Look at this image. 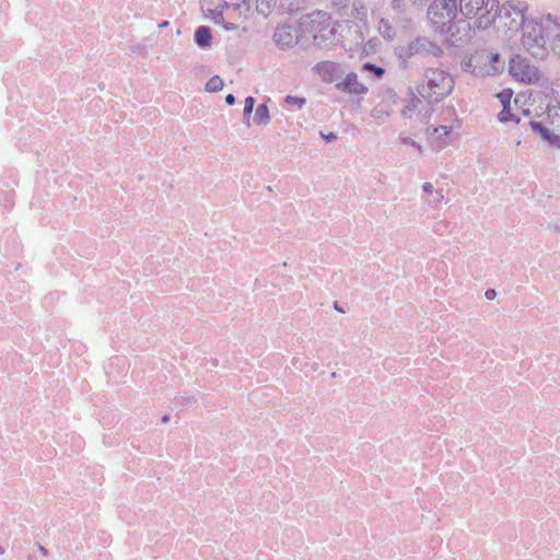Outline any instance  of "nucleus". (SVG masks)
I'll return each mask as SVG.
<instances>
[{"label":"nucleus","mask_w":560,"mask_h":560,"mask_svg":"<svg viewBox=\"0 0 560 560\" xmlns=\"http://www.w3.org/2000/svg\"><path fill=\"white\" fill-rule=\"evenodd\" d=\"M521 43L535 58H545L549 49L560 52V15L548 13L527 22Z\"/></svg>","instance_id":"nucleus-1"},{"label":"nucleus","mask_w":560,"mask_h":560,"mask_svg":"<svg viewBox=\"0 0 560 560\" xmlns=\"http://www.w3.org/2000/svg\"><path fill=\"white\" fill-rule=\"evenodd\" d=\"M455 81L445 70L428 68L421 81L416 85V93L429 104L442 102L454 90Z\"/></svg>","instance_id":"nucleus-2"},{"label":"nucleus","mask_w":560,"mask_h":560,"mask_svg":"<svg viewBox=\"0 0 560 560\" xmlns=\"http://www.w3.org/2000/svg\"><path fill=\"white\" fill-rule=\"evenodd\" d=\"M528 5L524 1L510 0L502 5L498 2L495 11H491L493 24L498 21L503 27L512 32L522 31L524 35L525 24L529 21H535V18H526L525 13Z\"/></svg>","instance_id":"nucleus-3"},{"label":"nucleus","mask_w":560,"mask_h":560,"mask_svg":"<svg viewBox=\"0 0 560 560\" xmlns=\"http://www.w3.org/2000/svg\"><path fill=\"white\" fill-rule=\"evenodd\" d=\"M457 7L465 19L477 18L476 27L487 30L493 25L490 14L498 8V0H459Z\"/></svg>","instance_id":"nucleus-4"},{"label":"nucleus","mask_w":560,"mask_h":560,"mask_svg":"<svg viewBox=\"0 0 560 560\" xmlns=\"http://www.w3.org/2000/svg\"><path fill=\"white\" fill-rule=\"evenodd\" d=\"M457 12V0H433L429 5L428 16L435 31L439 32L443 26L456 19Z\"/></svg>","instance_id":"nucleus-5"},{"label":"nucleus","mask_w":560,"mask_h":560,"mask_svg":"<svg viewBox=\"0 0 560 560\" xmlns=\"http://www.w3.org/2000/svg\"><path fill=\"white\" fill-rule=\"evenodd\" d=\"M438 33L444 35L455 46L467 43L472 37L471 24L467 19H454Z\"/></svg>","instance_id":"nucleus-6"},{"label":"nucleus","mask_w":560,"mask_h":560,"mask_svg":"<svg viewBox=\"0 0 560 560\" xmlns=\"http://www.w3.org/2000/svg\"><path fill=\"white\" fill-rule=\"evenodd\" d=\"M432 113L431 104L413 92L411 97L405 101L404 107L400 110V115L404 118L412 119L416 117L422 124H427L430 120Z\"/></svg>","instance_id":"nucleus-7"},{"label":"nucleus","mask_w":560,"mask_h":560,"mask_svg":"<svg viewBox=\"0 0 560 560\" xmlns=\"http://www.w3.org/2000/svg\"><path fill=\"white\" fill-rule=\"evenodd\" d=\"M509 71L513 78L527 84L536 83L540 79L538 68L521 56L510 60Z\"/></svg>","instance_id":"nucleus-8"},{"label":"nucleus","mask_w":560,"mask_h":560,"mask_svg":"<svg viewBox=\"0 0 560 560\" xmlns=\"http://www.w3.org/2000/svg\"><path fill=\"white\" fill-rule=\"evenodd\" d=\"M462 68L476 77L495 75V69L488 61V50L482 49L472 54L462 62Z\"/></svg>","instance_id":"nucleus-9"},{"label":"nucleus","mask_w":560,"mask_h":560,"mask_svg":"<svg viewBox=\"0 0 560 560\" xmlns=\"http://www.w3.org/2000/svg\"><path fill=\"white\" fill-rule=\"evenodd\" d=\"M407 52L409 56L430 55L439 57L442 54V49L429 38L418 37L408 45Z\"/></svg>","instance_id":"nucleus-10"},{"label":"nucleus","mask_w":560,"mask_h":560,"mask_svg":"<svg viewBox=\"0 0 560 560\" xmlns=\"http://www.w3.org/2000/svg\"><path fill=\"white\" fill-rule=\"evenodd\" d=\"M317 24L323 25L317 30V39L319 38L324 43H332L336 39L338 23L334 22L327 13L317 11Z\"/></svg>","instance_id":"nucleus-11"},{"label":"nucleus","mask_w":560,"mask_h":560,"mask_svg":"<svg viewBox=\"0 0 560 560\" xmlns=\"http://www.w3.org/2000/svg\"><path fill=\"white\" fill-rule=\"evenodd\" d=\"M336 89L353 95H361L368 92V88L358 80V75L353 72L341 78V80L336 83Z\"/></svg>","instance_id":"nucleus-12"},{"label":"nucleus","mask_w":560,"mask_h":560,"mask_svg":"<svg viewBox=\"0 0 560 560\" xmlns=\"http://www.w3.org/2000/svg\"><path fill=\"white\" fill-rule=\"evenodd\" d=\"M317 74L323 81L336 84L343 77V70L338 63L325 61L317 65Z\"/></svg>","instance_id":"nucleus-13"},{"label":"nucleus","mask_w":560,"mask_h":560,"mask_svg":"<svg viewBox=\"0 0 560 560\" xmlns=\"http://www.w3.org/2000/svg\"><path fill=\"white\" fill-rule=\"evenodd\" d=\"M532 130L539 135L541 139L546 140L549 144L555 145L560 149V136L555 135L545 124L544 121L530 120L528 122Z\"/></svg>","instance_id":"nucleus-14"},{"label":"nucleus","mask_w":560,"mask_h":560,"mask_svg":"<svg viewBox=\"0 0 560 560\" xmlns=\"http://www.w3.org/2000/svg\"><path fill=\"white\" fill-rule=\"evenodd\" d=\"M315 19L314 13H307L300 18L299 24H298V35L296 40L299 39V36H304L306 34H310L313 39H315Z\"/></svg>","instance_id":"nucleus-15"},{"label":"nucleus","mask_w":560,"mask_h":560,"mask_svg":"<svg viewBox=\"0 0 560 560\" xmlns=\"http://www.w3.org/2000/svg\"><path fill=\"white\" fill-rule=\"evenodd\" d=\"M194 40L200 48L210 47L212 42L211 28L206 25L198 26L194 33Z\"/></svg>","instance_id":"nucleus-16"},{"label":"nucleus","mask_w":560,"mask_h":560,"mask_svg":"<svg viewBox=\"0 0 560 560\" xmlns=\"http://www.w3.org/2000/svg\"><path fill=\"white\" fill-rule=\"evenodd\" d=\"M273 40L276 42L277 46L285 48L293 45L294 38L289 31L282 27L276 30L273 34Z\"/></svg>","instance_id":"nucleus-17"},{"label":"nucleus","mask_w":560,"mask_h":560,"mask_svg":"<svg viewBox=\"0 0 560 560\" xmlns=\"http://www.w3.org/2000/svg\"><path fill=\"white\" fill-rule=\"evenodd\" d=\"M254 124L258 126H266L270 122V114L267 104H259L253 117Z\"/></svg>","instance_id":"nucleus-18"},{"label":"nucleus","mask_w":560,"mask_h":560,"mask_svg":"<svg viewBox=\"0 0 560 560\" xmlns=\"http://www.w3.org/2000/svg\"><path fill=\"white\" fill-rule=\"evenodd\" d=\"M451 132V127L430 126L427 128V135L436 141H445Z\"/></svg>","instance_id":"nucleus-19"},{"label":"nucleus","mask_w":560,"mask_h":560,"mask_svg":"<svg viewBox=\"0 0 560 560\" xmlns=\"http://www.w3.org/2000/svg\"><path fill=\"white\" fill-rule=\"evenodd\" d=\"M256 10L259 14L268 16L277 5V0H256Z\"/></svg>","instance_id":"nucleus-20"},{"label":"nucleus","mask_w":560,"mask_h":560,"mask_svg":"<svg viewBox=\"0 0 560 560\" xmlns=\"http://www.w3.org/2000/svg\"><path fill=\"white\" fill-rule=\"evenodd\" d=\"M256 100L253 96H247L244 102L243 122L250 126L249 119L255 107Z\"/></svg>","instance_id":"nucleus-21"},{"label":"nucleus","mask_w":560,"mask_h":560,"mask_svg":"<svg viewBox=\"0 0 560 560\" xmlns=\"http://www.w3.org/2000/svg\"><path fill=\"white\" fill-rule=\"evenodd\" d=\"M224 82L219 75H213L206 83V91L210 93L219 92L223 89Z\"/></svg>","instance_id":"nucleus-22"},{"label":"nucleus","mask_w":560,"mask_h":560,"mask_svg":"<svg viewBox=\"0 0 560 560\" xmlns=\"http://www.w3.org/2000/svg\"><path fill=\"white\" fill-rule=\"evenodd\" d=\"M488 61L495 69V74L500 73L504 69V62L501 60V56L498 52L488 51Z\"/></svg>","instance_id":"nucleus-23"},{"label":"nucleus","mask_w":560,"mask_h":560,"mask_svg":"<svg viewBox=\"0 0 560 560\" xmlns=\"http://www.w3.org/2000/svg\"><path fill=\"white\" fill-rule=\"evenodd\" d=\"M498 118L502 122H506L510 120H514L516 124L521 122V118L516 117L514 114L511 113V106H506L502 108V110L499 113Z\"/></svg>","instance_id":"nucleus-24"},{"label":"nucleus","mask_w":560,"mask_h":560,"mask_svg":"<svg viewBox=\"0 0 560 560\" xmlns=\"http://www.w3.org/2000/svg\"><path fill=\"white\" fill-rule=\"evenodd\" d=\"M380 33L387 39H390L395 35L394 28L390 26L388 21L382 19L378 25Z\"/></svg>","instance_id":"nucleus-25"},{"label":"nucleus","mask_w":560,"mask_h":560,"mask_svg":"<svg viewBox=\"0 0 560 560\" xmlns=\"http://www.w3.org/2000/svg\"><path fill=\"white\" fill-rule=\"evenodd\" d=\"M362 70H364V71H371V72H373V73L375 74V77H377V78H381V77L384 74V72H385V70H384L383 68L377 67V66H375V65H373V63H370V62H365V63L362 66Z\"/></svg>","instance_id":"nucleus-26"},{"label":"nucleus","mask_w":560,"mask_h":560,"mask_svg":"<svg viewBox=\"0 0 560 560\" xmlns=\"http://www.w3.org/2000/svg\"><path fill=\"white\" fill-rule=\"evenodd\" d=\"M497 97L499 98V101L503 107H505V105L510 107L511 97H512V92L510 90H504V91L498 93Z\"/></svg>","instance_id":"nucleus-27"},{"label":"nucleus","mask_w":560,"mask_h":560,"mask_svg":"<svg viewBox=\"0 0 560 560\" xmlns=\"http://www.w3.org/2000/svg\"><path fill=\"white\" fill-rule=\"evenodd\" d=\"M284 102L288 105H296L299 108H302L306 103V100L304 97L288 95L285 96Z\"/></svg>","instance_id":"nucleus-28"},{"label":"nucleus","mask_w":560,"mask_h":560,"mask_svg":"<svg viewBox=\"0 0 560 560\" xmlns=\"http://www.w3.org/2000/svg\"><path fill=\"white\" fill-rule=\"evenodd\" d=\"M245 8V11L249 13L253 8L252 0H241L240 2L232 3V8L234 10H241V8Z\"/></svg>","instance_id":"nucleus-29"},{"label":"nucleus","mask_w":560,"mask_h":560,"mask_svg":"<svg viewBox=\"0 0 560 560\" xmlns=\"http://www.w3.org/2000/svg\"><path fill=\"white\" fill-rule=\"evenodd\" d=\"M399 140L401 143L404 144H408V145H412L415 148H417L420 153L422 152V147L421 144H419L417 141H415L413 139H411L410 137H407V136H400L399 137Z\"/></svg>","instance_id":"nucleus-30"},{"label":"nucleus","mask_w":560,"mask_h":560,"mask_svg":"<svg viewBox=\"0 0 560 560\" xmlns=\"http://www.w3.org/2000/svg\"><path fill=\"white\" fill-rule=\"evenodd\" d=\"M300 0H290L287 7L289 14H294L301 10Z\"/></svg>","instance_id":"nucleus-31"},{"label":"nucleus","mask_w":560,"mask_h":560,"mask_svg":"<svg viewBox=\"0 0 560 560\" xmlns=\"http://www.w3.org/2000/svg\"><path fill=\"white\" fill-rule=\"evenodd\" d=\"M212 20L214 24L222 25L225 22L223 18V12H221L220 10H212Z\"/></svg>","instance_id":"nucleus-32"},{"label":"nucleus","mask_w":560,"mask_h":560,"mask_svg":"<svg viewBox=\"0 0 560 560\" xmlns=\"http://www.w3.org/2000/svg\"><path fill=\"white\" fill-rule=\"evenodd\" d=\"M218 4L213 10H220L221 12H224V10L232 8V3L226 2L225 0H218Z\"/></svg>","instance_id":"nucleus-33"},{"label":"nucleus","mask_w":560,"mask_h":560,"mask_svg":"<svg viewBox=\"0 0 560 560\" xmlns=\"http://www.w3.org/2000/svg\"><path fill=\"white\" fill-rule=\"evenodd\" d=\"M389 114L387 112H383L382 109L375 107L371 112V116L374 118H381L383 116H388Z\"/></svg>","instance_id":"nucleus-34"},{"label":"nucleus","mask_w":560,"mask_h":560,"mask_svg":"<svg viewBox=\"0 0 560 560\" xmlns=\"http://www.w3.org/2000/svg\"><path fill=\"white\" fill-rule=\"evenodd\" d=\"M221 26L225 31H236L238 28V25L232 22H224Z\"/></svg>","instance_id":"nucleus-35"},{"label":"nucleus","mask_w":560,"mask_h":560,"mask_svg":"<svg viewBox=\"0 0 560 560\" xmlns=\"http://www.w3.org/2000/svg\"><path fill=\"white\" fill-rule=\"evenodd\" d=\"M320 136H322V138H324L326 140V142H331L337 138V136L332 132H329V133L320 132Z\"/></svg>","instance_id":"nucleus-36"},{"label":"nucleus","mask_w":560,"mask_h":560,"mask_svg":"<svg viewBox=\"0 0 560 560\" xmlns=\"http://www.w3.org/2000/svg\"><path fill=\"white\" fill-rule=\"evenodd\" d=\"M179 400L182 405H190L196 401L194 397H180Z\"/></svg>","instance_id":"nucleus-37"},{"label":"nucleus","mask_w":560,"mask_h":560,"mask_svg":"<svg viewBox=\"0 0 560 560\" xmlns=\"http://www.w3.org/2000/svg\"><path fill=\"white\" fill-rule=\"evenodd\" d=\"M235 102H236V98H235V96H234L233 94H228V95L225 96V103H226L228 105L232 106V105H234V104H235Z\"/></svg>","instance_id":"nucleus-38"},{"label":"nucleus","mask_w":560,"mask_h":560,"mask_svg":"<svg viewBox=\"0 0 560 560\" xmlns=\"http://www.w3.org/2000/svg\"><path fill=\"white\" fill-rule=\"evenodd\" d=\"M485 295H486L487 300H493L497 295V292L493 289H489L486 291Z\"/></svg>","instance_id":"nucleus-39"},{"label":"nucleus","mask_w":560,"mask_h":560,"mask_svg":"<svg viewBox=\"0 0 560 560\" xmlns=\"http://www.w3.org/2000/svg\"><path fill=\"white\" fill-rule=\"evenodd\" d=\"M422 189L423 191L431 194L433 191V185L431 183H424L422 185Z\"/></svg>","instance_id":"nucleus-40"},{"label":"nucleus","mask_w":560,"mask_h":560,"mask_svg":"<svg viewBox=\"0 0 560 560\" xmlns=\"http://www.w3.org/2000/svg\"><path fill=\"white\" fill-rule=\"evenodd\" d=\"M334 308H335L337 312L345 313V310H343L342 307H340V306L338 305V303H337V302H335V303H334Z\"/></svg>","instance_id":"nucleus-41"},{"label":"nucleus","mask_w":560,"mask_h":560,"mask_svg":"<svg viewBox=\"0 0 560 560\" xmlns=\"http://www.w3.org/2000/svg\"><path fill=\"white\" fill-rule=\"evenodd\" d=\"M168 24H170V23H168V21L164 20V21H162V22L159 24V27H160V28H164V27L168 26Z\"/></svg>","instance_id":"nucleus-42"},{"label":"nucleus","mask_w":560,"mask_h":560,"mask_svg":"<svg viewBox=\"0 0 560 560\" xmlns=\"http://www.w3.org/2000/svg\"><path fill=\"white\" fill-rule=\"evenodd\" d=\"M161 420L163 423H167L170 421V415H164Z\"/></svg>","instance_id":"nucleus-43"},{"label":"nucleus","mask_w":560,"mask_h":560,"mask_svg":"<svg viewBox=\"0 0 560 560\" xmlns=\"http://www.w3.org/2000/svg\"><path fill=\"white\" fill-rule=\"evenodd\" d=\"M39 550L43 555H47V549H45L43 546H39Z\"/></svg>","instance_id":"nucleus-44"},{"label":"nucleus","mask_w":560,"mask_h":560,"mask_svg":"<svg viewBox=\"0 0 560 560\" xmlns=\"http://www.w3.org/2000/svg\"><path fill=\"white\" fill-rule=\"evenodd\" d=\"M4 547L0 546V555H3L4 553Z\"/></svg>","instance_id":"nucleus-45"},{"label":"nucleus","mask_w":560,"mask_h":560,"mask_svg":"<svg viewBox=\"0 0 560 560\" xmlns=\"http://www.w3.org/2000/svg\"><path fill=\"white\" fill-rule=\"evenodd\" d=\"M420 2H425L427 0H419Z\"/></svg>","instance_id":"nucleus-46"}]
</instances>
